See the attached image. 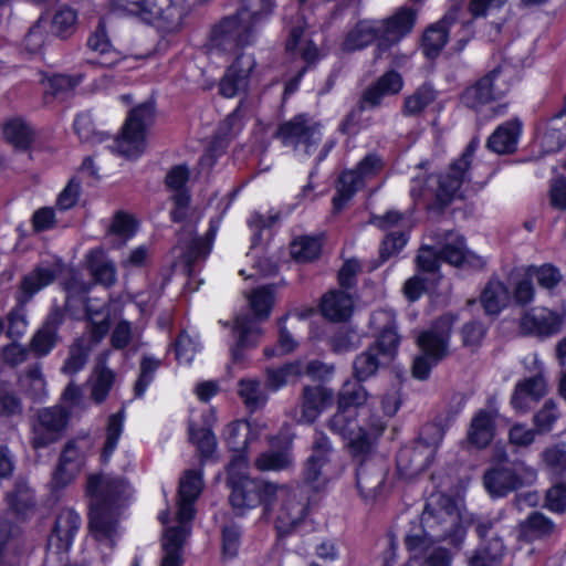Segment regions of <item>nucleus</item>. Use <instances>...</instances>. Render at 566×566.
Masks as SVG:
<instances>
[{
	"mask_svg": "<svg viewBox=\"0 0 566 566\" xmlns=\"http://www.w3.org/2000/svg\"><path fill=\"white\" fill-rule=\"evenodd\" d=\"M90 528L97 542L113 548L118 535L117 520L133 495L129 482L111 473H92L86 480Z\"/></svg>",
	"mask_w": 566,
	"mask_h": 566,
	"instance_id": "obj_1",
	"label": "nucleus"
},
{
	"mask_svg": "<svg viewBox=\"0 0 566 566\" xmlns=\"http://www.w3.org/2000/svg\"><path fill=\"white\" fill-rule=\"evenodd\" d=\"M328 428L345 440L353 458L369 455L375 449L377 438L385 430L381 417L371 415L369 420L363 423L357 421V410L339 408L328 420Z\"/></svg>",
	"mask_w": 566,
	"mask_h": 566,
	"instance_id": "obj_2",
	"label": "nucleus"
},
{
	"mask_svg": "<svg viewBox=\"0 0 566 566\" xmlns=\"http://www.w3.org/2000/svg\"><path fill=\"white\" fill-rule=\"evenodd\" d=\"M57 275V269L54 265H38L31 272L25 274L19 284L15 294L17 305L8 313L7 336L18 339L24 335L28 327L25 315V305L32 297L44 287L52 284Z\"/></svg>",
	"mask_w": 566,
	"mask_h": 566,
	"instance_id": "obj_3",
	"label": "nucleus"
},
{
	"mask_svg": "<svg viewBox=\"0 0 566 566\" xmlns=\"http://www.w3.org/2000/svg\"><path fill=\"white\" fill-rule=\"evenodd\" d=\"M453 322L451 315H443L418 336L417 344L422 355L413 360L412 375L415 378L427 379L431 368L447 356Z\"/></svg>",
	"mask_w": 566,
	"mask_h": 566,
	"instance_id": "obj_4",
	"label": "nucleus"
},
{
	"mask_svg": "<svg viewBox=\"0 0 566 566\" xmlns=\"http://www.w3.org/2000/svg\"><path fill=\"white\" fill-rule=\"evenodd\" d=\"M155 118V104L145 102L133 108L123 126L119 137L114 139L112 149L129 159L139 157L146 148V129Z\"/></svg>",
	"mask_w": 566,
	"mask_h": 566,
	"instance_id": "obj_5",
	"label": "nucleus"
},
{
	"mask_svg": "<svg viewBox=\"0 0 566 566\" xmlns=\"http://www.w3.org/2000/svg\"><path fill=\"white\" fill-rule=\"evenodd\" d=\"M515 69L504 62L492 69L475 84L465 88L461 95L462 103L470 108H478L492 101L502 98L512 86Z\"/></svg>",
	"mask_w": 566,
	"mask_h": 566,
	"instance_id": "obj_6",
	"label": "nucleus"
},
{
	"mask_svg": "<svg viewBox=\"0 0 566 566\" xmlns=\"http://www.w3.org/2000/svg\"><path fill=\"white\" fill-rule=\"evenodd\" d=\"M308 499L301 486L276 484L272 495V512L276 511L275 526L280 534H289L305 517Z\"/></svg>",
	"mask_w": 566,
	"mask_h": 566,
	"instance_id": "obj_7",
	"label": "nucleus"
},
{
	"mask_svg": "<svg viewBox=\"0 0 566 566\" xmlns=\"http://www.w3.org/2000/svg\"><path fill=\"white\" fill-rule=\"evenodd\" d=\"M231 489L229 501L240 513L256 506H263L265 513H272V495L276 483L261 479H241L227 482Z\"/></svg>",
	"mask_w": 566,
	"mask_h": 566,
	"instance_id": "obj_8",
	"label": "nucleus"
},
{
	"mask_svg": "<svg viewBox=\"0 0 566 566\" xmlns=\"http://www.w3.org/2000/svg\"><path fill=\"white\" fill-rule=\"evenodd\" d=\"M322 136V124L306 114L295 115L282 123L275 133L283 146L295 150L302 148L307 156L316 149Z\"/></svg>",
	"mask_w": 566,
	"mask_h": 566,
	"instance_id": "obj_9",
	"label": "nucleus"
},
{
	"mask_svg": "<svg viewBox=\"0 0 566 566\" xmlns=\"http://www.w3.org/2000/svg\"><path fill=\"white\" fill-rule=\"evenodd\" d=\"M69 420L70 411L62 406L39 409L31 422V447L40 450L57 442L63 437Z\"/></svg>",
	"mask_w": 566,
	"mask_h": 566,
	"instance_id": "obj_10",
	"label": "nucleus"
},
{
	"mask_svg": "<svg viewBox=\"0 0 566 566\" xmlns=\"http://www.w3.org/2000/svg\"><path fill=\"white\" fill-rule=\"evenodd\" d=\"M382 167V158L371 153L366 155L355 169L343 171L337 179L336 195L333 198L334 210L340 211L345 203L365 185V181L378 175Z\"/></svg>",
	"mask_w": 566,
	"mask_h": 566,
	"instance_id": "obj_11",
	"label": "nucleus"
},
{
	"mask_svg": "<svg viewBox=\"0 0 566 566\" xmlns=\"http://www.w3.org/2000/svg\"><path fill=\"white\" fill-rule=\"evenodd\" d=\"M535 479L536 471L524 463L512 467L499 464L484 473L483 484L492 497H504L526 484H532Z\"/></svg>",
	"mask_w": 566,
	"mask_h": 566,
	"instance_id": "obj_12",
	"label": "nucleus"
},
{
	"mask_svg": "<svg viewBox=\"0 0 566 566\" xmlns=\"http://www.w3.org/2000/svg\"><path fill=\"white\" fill-rule=\"evenodd\" d=\"M190 12L191 6L187 0H149L142 20L160 32L175 33L185 27Z\"/></svg>",
	"mask_w": 566,
	"mask_h": 566,
	"instance_id": "obj_13",
	"label": "nucleus"
},
{
	"mask_svg": "<svg viewBox=\"0 0 566 566\" xmlns=\"http://www.w3.org/2000/svg\"><path fill=\"white\" fill-rule=\"evenodd\" d=\"M478 146L479 139L473 138L467 146L462 156L453 161L449 169L439 177V187L436 196L440 207L450 205L458 196L462 184L469 179L468 169Z\"/></svg>",
	"mask_w": 566,
	"mask_h": 566,
	"instance_id": "obj_14",
	"label": "nucleus"
},
{
	"mask_svg": "<svg viewBox=\"0 0 566 566\" xmlns=\"http://www.w3.org/2000/svg\"><path fill=\"white\" fill-rule=\"evenodd\" d=\"M255 31V25L237 11L213 28L212 41L224 50L245 46L254 41Z\"/></svg>",
	"mask_w": 566,
	"mask_h": 566,
	"instance_id": "obj_15",
	"label": "nucleus"
},
{
	"mask_svg": "<svg viewBox=\"0 0 566 566\" xmlns=\"http://www.w3.org/2000/svg\"><path fill=\"white\" fill-rule=\"evenodd\" d=\"M437 439L428 441L422 436L411 446H406L397 453V469L406 478H413L429 468L438 449Z\"/></svg>",
	"mask_w": 566,
	"mask_h": 566,
	"instance_id": "obj_16",
	"label": "nucleus"
},
{
	"mask_svg": "<svg viewBox=\"0 0 566 566\" xmlns=\"http://www.w3.org/2000/svg\"><path fill=\"white\" fill-rule=\"evenodd\" d=\"M374 451L366 457L354 458L358 463L356 470V488L365 502L375 501L382 492L387 469L381 460L373 457Z\"/></svg>",
	"mask_w": 566,
	"mask_h": 566,
	"instance_id": "obj_17",
	"label": "nucleus"
},
{
	"mask_svg": "<svg viewBox=\"0 0 566 566\" xmlns=\"http://www.w3.org/2000/svg\"><path fill=\"white\" fill-rule=\"evenodd\" d=\"M369 328L376 337V342L371 347H376V350L382 358L391 360L400 343L395 313L387 308L373 312L369 319Z\"/></svg>",
	"mask_w": 566,
	"mask_h": 566,
	"instance_id": "obj_18",
	"label": "nucleus"
},
{
	"mask_svg": "<svg viewBox=\"0 0 566 566\" xmlns=\"http://www.w3.org/2000/svg\"><path fill=\"white\" fill-rule=\"evenodd\" d=\"M416 17V10L402 7L390 18L376 20L380 33V42L376 48V59L382 57L391 45L398 43L412 30Z\"/></svg>",
	"mask_w": 566,
	"mask_h": 566,
	"instance_id": "obj_19",
	"label": "nucleus"
},
{
	"mask_svg": "<svg viewBox=\"0 0 566 566\" xmlns=\"http://www.w3.org/2000/svg\"><path fill=\"white\" fill-rule=\"evenodd\" d=\"M81 526V517L80 515L72 509L61 510L59 513L53 532L49 537V558L53 555H62L60 560L62 562V566H67V559L65 554L70 551L73 538L75 534L78 532Z\"/></svg>",
	"mask_w": 566,
	"mask_h": 566,
	"instance_id": "obj_20",
	"label": "nucleus"
},
{
	"mask_svg": "<svg viewBox=\"0 0 566 566\" xmlns=\"http://www.w3.org/2000/svg\"><path fill=\"white\" fill-rule=\"evenodd\" d=\"M220 220H211L209 230L205 238H198L193 235L191 229H185L179 235L178 245L175 248L180 251L179 256L188 268V271H192V265L198 261L205 260L212 248V242L219 230Z\"/></svg>",
	"mask_w": 566,
	"mask_h": 566,
	"instance_id": "obj_21",
	"label": "nucleus"
},
{
	"mask_svg": "<svg viewBox=\"0 0 566 566\" xmlns=\"http://www.w3.org/2000/svg\"><path fill=\"white\" fill-rule=\"evenodd\" d=\"M532 363L535 366L536 374L532 377L520 380L514 388L511 397V405L518 411H528L532 403L537 402L546 396L547 382L543 375V364L537 355L532 356Z\"/></svg>",
	"mask_w": 566,
	"mask_h": 566,
	"instance_id": "obj_22",
	"label": "nucleus"
},
{
	"mask_svg": "<svg viewBox=\"0 0 566 566\" xmlns=\"http://www.w3.org/2000/svg\"><path fill=\"white\" fill-rule=\"evenodd\" d=\"M203 490L202 472L187 470L180 476L177 495L178 525H188L195 516V503Z\"/></svg>",
	"mask_w": 566,
	"mask_h": 566,
	"instance_id": "obj_23",
	"label": "nucleus"
},
{
	"mask_svg": "<svg viewBox=\"0 0 566 566\" xmlns=\"http://www.w3.org/2000/svg\"><path fill=\"white\" fill-rule=\"evenodd\" d=\"M255 66L252 55L240 54L222 76L219 91L227 98L234 97L248 87L249 76Z\"/></svg>",
	"mask_w": 566,
	"mask_h": 566,
	"instance_id": "obj_24",
	"label": "nucleus"
},
{
	"mask_svg": "<svg viewBox=\"0 0 566 566\" xmlns=\"http://www.w3.org/2000/svg\"><path fill=\"white\" fill-rule=\"evenodd\" d=\"M334 391L322 385L304 386L300 398L298 422L313 423L333 403Z\"/></svg>",
	"mask_w": 566,
	"mask_h": 566,
	"instance_id": "obj_25",
	"label": "nucleus"
},
{
	"mask_svg": "<svg viewBox=\"0 0 566 566\" xmlns=\"http://www.w3.org/2000/svg\"><path fill=\"white\" fill-rule=\"evenodd\" d=\"M562 325L558 314L545 307H535L526 312L520 322L523 334L535 336H551L556 334Z\"/></svg>",
	"mask_w": 566,
	"mask_h": 566,
	"instance_id": "obj_26",
	"label": "nucleus"
},
{
	"mask_svg": "<svg viewBox=\"0 0 566 566\" xmlns=\"http://www.w3.org/2000/svg\"><path fill=\"white\" fill-rule=\"evenodd\" d=\"M457 525V515L444 510L436 511L427 504L420 516L419 526L422 528L423 533H427L430 536L431 539L440 542L448 538Z\"/></svg>",
	"mask_w": 566,
	"mask_h": 566,
	"instance_id": "obj_27",
	"label": "nucleus"
},
{
	"mask_svg": "<svg viewBox=\"0 0 566 566\" xmlns=\"http://www.w3.org/2000/svg\"><path fill=\"white\" fill-rule=\"evenodd\" d=\"M537 139L543 151L554 153L566 145V112H558L537 126Z\"/></svg>",
	"mask_w": 566,
	"mask_h": 566,
	"instance_id": "obj_28",
	"label": "nucleus"
},
{
	"mask_svg": "<svg viewBox=\"0 0 566 566\" xmlns=\"http://www.w3.org/2000/svg\"><path fill=\"white\" fill-rule=\"evenodd\" d=\"M87 46L91 51L98 54L96 59H88L90 64H96L103 67H113L120 61V54L117 52L107 35L106 24L103 19L94 32L87 39Z\"/></svg>",
	"mask_w": 566,
	"mask_h": 566,
	"instance_id": "obj_29",
	"label": "nucleus"
},
{
	"mask_svg": "<svg viewBox=\"0 0 566 566\" xmlns=\"http://www.w3.org/2000/svg\"><path fill=\"white\" fill-rule=\"evenodd\" d=\"M442 261L454 266L469 263L475 268H482L485 261L465 249L464 238L455 232H448L444 242L439 250Z\"/></svg>",
	"mask_w": 566,
	"mask_h": 566,
	"instance_id": "obj_30",
	"label": "nucleus"
},
{
	"mask_svg": "<svg viewBox=\"0 0 566 566\" xmlns=\"http://www.w3.org/2000/svg\"><path fill=\"white\" fill-rule=\"evenodd\" d=\"M459 12L458 7H452L437 24L427 29L423 35V51L428 57L437 56L443 49L451 27L458 21Z\"/></svg>",
	"mask_w": 566,
	"mask_h": 566,
	"instance_id": "obj_31",
	"label": "nucleus"
},
{
	"mask_svg": "<svg viewBox=\"0 0 566 566\" xmlns=\"http://www.w3.org/2000/svg\"><path fill=\"white\" fill-rule=\"evenodd\" d=\"M522 134V122L517 118L510 119L500 126L489 136L486 147L499 155L513 154L517 149Z\"/></svg>",
	"mask_w": 566,
	"mask_h": 566,
	"instance_id": "obj_32",
	"label": "nucleus"
},
{
	"mask_svg": "<svg viewBox=\"0 0 566 566\" xmlns=\"http://www.w3.org/2000/svg\"><path fill=\"white\" fill-rule=\"evenodd\" d=\"M403 86L401 75L396 71L386 72L361 95V107H377L384 96L398 94Z\"/></svg>",
	"mask_w": 566,
	"mask_h": 566,
	"instance_id": "obj_33",
	"label": "nucleus"
},
{
	"mask_svg": "<svg viewBox=\"0 0 566 566\" xmlns=\"http://www.w3.org/2000/svg\"><path fill=\"white\" fill-rule=\"evenodd\" d=\"M495 418L494 410H479L471 420L468 431L469 442L479 449L488 447L494 437Z\"/></svg>",
	"mask_w": 566,
	"mask_h": 566,
	"instance_id": "obj_34",
	"label": "nucleus"
},
{
	"mask_svg": "<svg viewBox=\"0 0 566 566\" xmlns=\"http://www.w3.org/2000/svg\"><path fill=\"white\" fill-rule=\"evenodd\" d=\"M189 533V525H177L165 531L163 537L164 556L160 566L182 565L181 549Z\"/></svg>",
	"mask_w": 566,
	"mask_h": 566,
	"instance_id": "obj_35",
	"label": "nucleus"
},
{
	"mask_svg": "<svg viewBox=\"0 0 566 566\" xmlns=\"http://www.w3.org/2000/svg\"><path fill=\"white\" fill-rule=\"evenodd\" d=\"M234 329L239 334V338L237 345L231 349V355L234 361H240L243 359V349L254 347L259 342L261 328L254 318L242 314L237 316Z\"/></svg>",
	"mask_w": 566,
	"mask_h": 566,
	"instance_id": "obj_36",
	"label": "nucleus"
},
{
	"mask_svg": "<svg viewBox=\"0 0 566 566\" xmlns=\"http://www.w3.org/2000/svg\"><path fill=\"white\" fill-rule=\"evenodd\" d=\"M480 303L488 315H499L510 303L506 284L499 279H490L481 292Z\"/></svg>",
	"mask_w": 566,
	"mask_h": 566,
	"instance_id": "obj_37",
	"label": "nucleus"
},
{
	"mask_svg": "<svg viewBox=\"0 0 566 566\" xmlns=\"http://www.w3.org/2000/svg\"><path fill=\"white\" fill-rule=\"evenodd\" d=\"M354 307L352 296L344 291H331L326 293L321 303L322 314L333 321L343 322L349 318Z\"/></svg>",
	"mask_w": 566,
	"mask_h": 566,
	"instance_id": "obj_38",
	"label": "nucleus"
},
{
	"mask_svg": "<svg viewBox=\"0 0 566 566\" xmlns=\"http://www.w3.org/2000/svg\"><path fill=\"white\" fill-rule=\"evenodd\" d=\"M20 390L33 401H42L48 396L46 381L41 364L29 366L18 379Z\"/></svg>",
	"mask_w": 566,
	"mask_h": 566,
	"instance_id": "obj_39",
	"label": "nucleus"
},
{
	"mask_svg": "<svg viewBox=\"0 0 566 566\" xmlns=\"http://www.w3.org/2000/svg\"><path fill=\"white\" fill-rule=\"evenodd\" d=\"M380 42L379 28L376 20L359 21L346 35L343 48L346 51L360 50L373 41Z\"/></svg>",
	"mask_w": 566,
	"mask_h": 566,
	"instance_id": "obj_40",
	"label": "nucleus"
},
{
	"mask_svg": "<svg viewBox=\"0 0 566 566\" xmlns=\"http://www.w3.org/2000/svg\"><path fill=\"white\" fill-rule=\"evenodd\" d=\"M109 354V350L104 352L94 369L91 397L96 403L107 398L115 381V373L106 366Z\"/></svg>",
	"mask_w": 566,
	"mask_h": 566,
	"instance_id": "obj_41",
	"label": "nucleus"
},
{
	"mask_svg": "<svg viewBox=\"0 0 566 566\" xmlns=\"http://www.w3.org/2000/svg\"><path fill=\"white\" fill-rule=\"evenodd\" d=\"M390 360H386L376 350V347L369 346L366 350L357 355L353 361V375L354 378L360 381H366L374 377L379 368L388 364Z\"/></svg>",
	"mask_w": 566,
	"mask_h": 566,
	"instance_id": "obj_42",
	"label": "nucleus"
},
{
	"mask_svg": "<svg viewBox=\"0 0 566 566\" xmlns=\"http://www.w3.org/2000/svg\"><path fill=\"white\" fill-rule=\"evenodd\" d=\"M291 441L285 447L274 450L271 449L259 454L254 465L259 471H283L290 469L294 463Z\"/></svg>",
	"mask_w": 566,
	"mask_h": 566,
	"instance_id": "obj_43",
	"label": "nucleus"
},
{
	"mask_svg": "<svg viewBox=\"0 0 566 566\" xmlns=\"http://www.w3.org/2000/svg\"><path fill=\"white\" fill-rule=\"evenodd\" d=\"M556 526L547 516L541 512H533L520 525V537L533 542L552 535Z\"/></svg>",
	"mask_w": 566,
	"mask_h": 566,
	"instance_id": "obj_44",
	"label": "nucleus"
},
{
	"mask_svg": "<svg viewBox=\"0 0 566 566\" xmlns=\"http://www.w3.org/2000/svg\"><path fill=\"white\" fill-rule=\"evenodd\" d=\"M22 539L13 528L0 523V566H15L22 553Z\"/></svg>",
	"mask_w": 566,
	"mask_h": 566,
	"instance_id": "obj_45",
	"label": "nucleus"
},
{
	"mask_svg": "<svg viewBox=\"0 0 566 566\" xmlns=\"http://www.w3.org/2000/svg\"><path fill=\"white\" fill-rule=\"evenodd\" d=\"M303 33L304 28L302 24L292 27L289 32L285 50L292 55L298 53L305 62L312 63L318 57V49L312 41H305Z\"/></svg>",
	"mask_w": 566,
	"mask_h": 566,
	"instance_id": "obj_46",
	"label": "nucleus"
},
{
	"mask_svg": "<svg viewBox=\"0 0 566 566\" xmlns=\"http://www.w3.org/2000/svg\"><path fill=\"white\" fill-rule=\"evenodd\" d=\"M361 382L355 378L343 384L337 395L339 408L357 409L368 400V391Z\"/></svg>",
	"mask_w": 566,
	"mask_h": 566,
	"instance_id": "obj_47",
	"label": "nucleus"
},
{
	"mask_svg": "<svg viewBox=\"0 0 566 566\" xmlns=\"http://www.w3.org/2000/svg\"><path fill=\"white\" fill-rule=\"evenodd\" d=\"M437 97L431 85L423 84L412 94L405 97L401 113L403 116H417L421 114Z\"/></svg>",
	"mask_w": 566,
	"mask_h": 566,
	"instance_id": "obj_48",
	"label": "nucleus"
},
{
	"mask_svg": "<svg viewBox=\"0 0 566 566\" xmlns=\"http://www.w3.org/2000/svg\"><path fill=\"white\" fill-rule=\"evenodd\" d=\"M91 347L84 344L83 338H77L70 346L67 356L61 367V373L70 377L80 373L87 364Z\"/></svg>",
	"mask_w": 566,
	"mask_h": 566,
	"instance_id": "obj_49",
	"label": "nucleus"
},
{
	"mask_svg": "<svg viewBox=\"0 0 566 566\" xmlns=\"http://www.w3.org/2000/svg\"><path fill=\"white\" fill-rule=\"evenodd\" d=\"M124 410L113 413L108 417L106 427V440L102 450V461L107 463L115 450L124 431Z\"/></svg>",
	"mask_w": 566,
	"mask_h": 566,
	"instance_id": "obj_50",
	"label": "nucleus"
},
{
	"mask_svg": "<svg viewBox=\"0 0 566 566\" xmlns=\"http://www.w3.org/2000/svg\"><path fill=\"white\" fill-rule=\"evenodd\" d=\"M248 300L255 319H266L274 303V290L272 286L256 287L248 295Z\"/></svg>",
	"mask_w": 566,
	"mask_h": 566,
	"instance_id": "obj_51",
	"label": "nucleus"
},
{
	"mask_svg": "<svg viewBox=\"0 0 566 566\" xmlns=\"http://www.w3.org/2000/svg\"><path fill=\"white\" fill-rule=\"evenodd\" d=\"M3 134L10 144L20 149H27L33 140V130L21 118L9 120L3 128Z\"/></svg>",
	"mask_w": 566,
	"mask_h": 566,
	"instance_id": "obj_52",
	"label": "nucleus"
},
{
	"mask_svg": "<svg viewBox=\"0 0 566 566\" xmlns=\"http://www.w3.org/2000/svg\"><path fill=\"white\" fill-rule=\"evenodd\" d=\"M303 374V365L300 361L285 364L279 368L266 369V387L271 390H279L290 379L297 378Z\"/></svg>",
	"mask_w": 566,
	"mask_h": 566,
	"instance_id": "obj_53",
	"label": "nucleus"
},
{
	"mask_svg": "<svg viewBox=\"0 0 566 566\" xmlns=\"http://www.w3.org/2000/svg\"><path fill=\"white\" fill-rule=\"evenodd\" d=\"M238 394L250 411L261 408L266 402V396L261 389L260 381L256 379H241Z\"/></svg>",
	"mask_w": 566,
	"mask_h": 566,
	"instance_id": "obj_54",
	"label": "nucleus"
},
{
	"mask_svg": "<svg viewBox=\"0 0 566 566\" xmlns=\"http://www.w3.org/2000/svg\"><path fill=\"white\" fill-rule=\"evenodd\" d=\"M441 175L436 178L426 177V176H417L412 178L410 185V196L413 200L423 199L428 196H434V202L430 206V209H434L438 211H442L447 206L440 207L437 200V189L439 187L438 179Z\"/></svg>",
	"mask_w": 566,
	"mask_h": 566,
	"instance_id": "obj_55",
	"label": "nucleus"
},
{
	"mask_svg": "<svg viewBox=\"0 0 566 566\" xmlns=\"http://www.w3.org/2000/svg\"><path fill=\"white\" fill-rule=\"evenodd\" d=\"M321 241L314 237H300L291 244V255L297 262H310L321 253Z\"/></svg>",
	"mask_w": 566,
	"mask_h": 566,
	"instance_id": "obj_56",
	"label": "nucleus"
},
{
	"mask_svg": "<svg viewBox=\"0 0 566 566\" xmlns=\"http://www.w3.org/2000/svg\"><path fill=\"white\" fill-rule=\"evenodd\" d=\"M161 361L153 356H144L140 360L139 375L134 385V395L140 398L146 392L148 386L153 382L155 374Z\"/></svg>",
	"mask_w": 566,
	"mask_h": 566,
	"instance_id": "obj_57",
	"label": "nucleus"
},
{
	"mask_svg": "<svg viewBox=\"0 0 566 566\" xmlns=\"http://www.w3.org/2000/svg\"><path fill=\"white\" fill-rule=\"evenodd\" d=\"M88 269L99 284L111 286L116 282V268L112 261L97 259L91 253Z\"/></svg>",
	"mask_w": 566,
	"mask_h": 566,
	"instance_id": "obj_58",
	"label": "nucleus"
},
{
	"mask_svg": "<svg viewBox=\"0 0 566 566\" xmlns=\"http://www.w3.org/2000/svg\"><path fill=\"white\" fill-rule=\"evenodd\" d=\"M83 81L82 74H55L48 78L45 94L59 96L74 91Z\"/></svg>",
	"mask_w": 566,
	"mask_h": 566,
	"instance_id": "obj_59",
	"label": "nucleus"
},
{
	"mask_svg": "<svg viewBox=\"0 0 566 566\" xmlns=\"http://www.w3.org/2000/svg\"><path fill=\"white\" fill-rule=\"evenodd\" d=\"M560 412L553 400H546L543 407L534 415L533 421L538 433H547L559 419Z\"/></svg>",
	"mask_w": 566,
	"mask_h": 566,
	"instance_id": "obj_60",
	"label": "nucleus"
},
{
	"mask_svg": "<svg viewBox=\"0 0 566 566\" xmlns=\"http://www.w3.org/2000/svg\"><path fill=\"white\" fill-rule=\"evenodd\" d=\"M74 129L80 139L85 143H102L106 138L105 133L95 129L92 116L88 113L76 116L74 119Z\"/></svg>",
	"mask_w": 566,
	"mask_h": 566,
	"instance_id": "obj_61",
	"label": "nucleus"
},
{
	"mask_svg": "<svg viewBox=\"0 0 566 566\" xmlns=\"http://www.w3.org/2000/svg\"><path fill=\"white\" fill-rule=\"evenodd\" d=\"M189 436L196 444L200 454L205 458L210 457L216 449V437L209 428H196L192 422L189 423Z\"/></svg>",
	"mask_w": 566,
	"mask_h": 566,
	"instance_id": "obj_62",
	"label": "nucleus"
},
{
	"mask_svg": "<svg viewBox=\"0 0 566 566\" xmlns=\"http://www.w3.org/2000/svg\"><path fill=\"white\" fill-rule=\"evenodd\" d=\"M139 335L133 327L132 323L123 319L119 321L111 334V345L114 349H125L130 344L138 340Z\"/></svg>",
	"mask_w": 566,
	"mask_h": 566,
	"instance_id": "obj_63",
	"label": "nucleus"
},
{
	"mask_svg": "<svg viewBox=\"0 0 566 566\" xmlns=\"http://www.w3.org/2000/svg\"><path fill=\"white\" fill-rule=\"evenodd\" d=\"M273 0H243L238 9L243 18H248L255 27L272 11Z\"/></svg>",
	"mask_w": 566,
	"mask_h": 566,
	"instance_id": "obj_64",
	"label": "nucleus"
}]
</instances>
